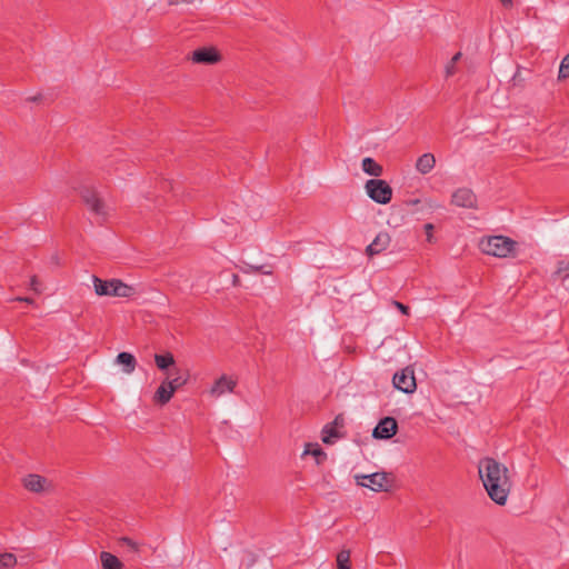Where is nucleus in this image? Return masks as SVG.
Segmentation results:
<instances>
[{
    "mask_svg": "<svg viewBox=\"0 0 569 569\" xmlns=\"http://www.w3.org/2000/svg\"><path fill=\"white\" fill-rule=\"evenodd\" d=\"M479 477L492 501L505 506L511 489L508 468L493 458H482L478 466Z\"/></svg>",
    "mask_w": 569,
    "mask_h": 569,
    "instance_id": "obj_1",
    "label": "nucleus"
},
{
    "mask_svg": "<svg viewBox=\"0 0 569 569\" xmlns=\"http://www.w3.org/2000/svg\"><path fill=\"white\" fill-rule=\"evenodd\" d=\"M480 248L483 253L506 258L515 256L517 242L505 236H492L480 241Z\"/></svg>",
    "mask_w": 569,
    "mask_h": 569,
    "instance_id": "obj_2",
    "label": "nucleus"
},
{
    "mask_svg": "<svg viewBox=\"0 0 569 569\" xmlns=\"http://www.w3.org/2000/svg\"><path fill=\"white\" fill-rule=\"evenodd\" d=\"M94 292L98 296H111L129 298L134 295L136 289L119 279L102 280L97 276L92 277Z\"/></svg>",
    "mask_w": 569,
    "mask_h": 569,
    "instance_id": "obj_3",
    "label": "nucleus"
},
{
    "mask_svg": "<svg viewBox=\"0 0 569 569\" xmlns=\"http://www.w3.org/2000/svg\"><path fill=\"white\" fill-rule=\"evenodd\" d=\"M355 478L358 486L369 488L376 492H388L393 486V477L387 472L357 475Z\"/></svg>",
    "mask_w": 569,
    "mask_h": 569,
    "instance_id": "obj_4",
    "label": "nucleus"
},
{
    "mask_svg": "<svg viewBox=\"0 0 569 569\" xmlns=\"http://www.w3.org/2000/svg\"><path fill=\"white\" fill-rule=\"evenodd\" d=\"M368 197L379 204H387L392 199V188L382 179H369L365 184Z\"/></svg>",
    "mask_w": 569,
    "mask_h": 569,
    "instance_id": "obj_5",
    "label": "nucleus"
},
{
    "mask_svg": "<svg viewBox=\"0 0 569 569\" xmlns=\"http://www.w3.org/2000/svg\"><path fill=\"white\" fill-rule=\"evenodd\" d=\"M393 387L405 393H412L417 389L415 371L411 367H406L397 371L392 378Z\"/></svg>",
    "mask_w": 569,
    "mask_h": 569,
    "instance_id": "obj_6",
    "label": "nucleus"
},
{
    "mask_svg": "<svg viewBox=\"0 0 569 569\" xmlns=\"http://www.w3.org/2000/svg\"><path fill=\"white\" fill-rule=\"evenodd\" d=\"M79 193L82 201L86 203V206L90 209L91 212L100 217H106V203L99 197L98 192L94 189L83 187L80 189Z\"/></svg>",
    "mask_w": 569,
    "mask_h": 569,
    "instance_id": "obj_7",
    "label": "nucleus"
},
{
    "mask_svg": "<svg viewBox=\"0 0 569 569\" xmlns=\"http://www.w3.org/2000/svg\"><path fill=\"white\" fill-rule=\"evenodd\" d=\"M398 431V422L393 417L382 418L372 431V437L376 439L388 440L392 438Z\"/></svg>",
    "mask_w": 569,
    "mask_h": 569,
    "instance_id": "obj_8",
    "label": "nucleus"
},
{
    "mask_svg": "<svg viewBox=\"0 0 569 569\" xmlns=\"http://www.w3.org/2000/svg\"><path fill=\"white\" fill-rule=\"evenodd\" d=\"M191 60L200 64H214L221 60V54L213 47H202L192 52Z\"/></svg>",
    "mask_w": 569,
    "mask_h": 569,
    "instance_id": "obj_9",
    "label": "nucleus"
},
{
    "mask_svg": "<svg viewBox=\"0 0 569 569\" xmlns=\"http://www.w3.org/2000/svg\"><path fill=\"white\" fill-rule=\"evenodd\" d=\"M451 202L457 207L475 209L477 208V197L469 188L457 189L451 197Z\"/></svg>",
    "mask_w": 569,
    "mask_h": 569,
    "instance_id": "obj_10",
    "label": "nucleus"
},
{
    "mask_svg": "<svg viewBox=\"0 0 569 569\" xmlns=\"http://www.w3.org/2000/svg\"><path fill=\"white\" fill-rule=\"evenodd\" d=\"M345 426V418L342 415H338L335 420L326 425L322 429V441L326 445H332L335 439H340L343 435L339 431Z\"/></svg>",
    "mask_w": 569,
    "mask_h": 569,
    "instance_id": "obj_11",
    "label": "nucleus"
},
{
    "mask_svg": "<svg viewBox=\"0 0 569 569\" xmlns=\"http://www.w3.org/2000/svg\"><path fill=\"white\" fill-rule=\"evenodd\" d=\"M237 386V381L226 375H222L219 379L214 381L210 389V395L214 398H219L226 392H233Z\"/></svg>",
    "mask_w": 569,
    "mask_h": 569,
    "instance_id": "obj_12",
    "label": "nucleus"
},
{
    "mask_svg": "<svg viewBox=\"0 0 569 569\" xmlns=\"http://www.w3.org/2000/svg\"><path fill=\"white\" fill-rule=\"evenodd\" d=\"M189 371L182 370L180 368L174 367L171 371L167 373L166 382L176 392L178 389L182 388L188 383L189 380Z\"/></svg>",
    "mask_w": 569,
    "mask_h": 569,
    "instance_id": "obj_13",
    "label": "nucleus"
},
{
    "mask_svg": "<svg viewBox=\"0 0 569 569\" xmlns=\"http://www.w3.org/2000/svg\"><path fill=\"white\" fill-rule=\"evenodd\" d=\"M390 236L387 232H380L376 236L373 241L367 247L366 252L369 257L379 254L385 251L390 244Z\"/></svg>",
    "mask_w": 569,
    "mask_h": 569,
    "instance_id": "obj_14",
    "label": "nucleus"
},
{
    "mask_svg": "<svg viewBox=\"0 0 569 569\" xmlns=\"http://www.w3.org/2000/svg\"><path fill=\"white\" fill-rule=\"evenodd\" d=\"M23 487L31 492H42L47 479L40 475L30 473L22 479Z\"/></svg>",
    "mask_w": 569,
    "mask_h": 569,
    "instance_id": "obj_15",
    "label": "nucleus"
},
{
    "mask_svg": "<svg viewBox=\"0 0 569 569\" xmlns=\"http://www.w3.org/2000/svg\"><path fill=\"white\" fill-rule=\"evenodd\" d=\"M173 395V389L163 380L153 395V402L162 407L171 400Z\"/></svg>",
    "mask_w": 569,
    "mask_h": 569,
    "instance_id": "obj_16",
    "label": "nucleus"
},
{
    "mask_svg": "<svg viewBox=\"0 0 569 569\" xmlns=\"http://www.w3.org/2000/svg\"><path fill=\"white\" fill-rule=\"evenodd\" d=\"M436 164V158L432 153H423L420 156L416 162V169L421 174L429 173Z\"/></svg>",
    "mask_w": 569,
    "mask_h": 569,
    "instance_id": "obj_17",
    "label": "nucleus"
},
{
    "mask_svg": "<svg viewBox=\"0 0 569 569\" xmlns=\"http://www.w3.org/2000/svg\"><path fill=\"white\" fill-rule=\"evenodd\" d=\"M361 168L365 173L372 177H380L383 173V168L375 159L367 157L362 159Z\"/></svg>",
    "mask_w": 569,
    "mask_h": 569,
    "instance_id": "obj_18",
    "label": "nucleus"
},
{
    "mask_svg": "<svg viewBox=\"0 0 569 569\" xmlns=\"http://www.w3.org/2000/svg\"><path fill=\"white\" fill-rule=\"evenodd\" d=\"M154 362L159 370L164 371V370H169L170 367H173L176 363V360L171 352H166L163 355L156 353Z\"/></svg>",
    "mask_w": 569,
    "mask_h": 569,
    "instance_id": "obj_19",
    "label": "nucleus"
},
{
    "mask_svg": "<svg viewBox=\"0 0 569 569\" xmlns=\"http://www.w3.org/2000/svg\"><path fill=\"white\" fill-rule=\"evenodd\" d=\"M303 455H310L315 458L317 465H321L327 459V453L318 443H308Z\"/></svg>",
    "mask_w": 569,
    "mask_h": 569,
    "instance_id": "obj_20",
    "label": "nucleus"
},
{
    "mask_svg": "<svg viewBox=\"0 0 569 569\" xmlns=\"http://www.w3.org/2000/svg\"><path fill=\"white\" fill-rule=\"evenodd\" d=\"M100 559L103 569H122V562L110 552L102 551Z\"/></svg>",
    "mask_w": 569,
    "mask_h": 569,
    "instance_id": "obj_21",
    "label": "nucleus"
},
{
    "mask_svg": "<svg viewBox=\"0 0 569 569\" xmlns=\"http://www.w3.org/2000/svg\"><path fill=\"white\" fill-rule=\"evenodd\" d=\"M117 362L124 366V372L127 373L133 372L137 366L136 358L129 352H120L117 356Z\"/></svg>",
    "mask_w": 569,
    "mask_h": 569,
    "instance_id": "obj_22",
    "label": "nucleus"
},
{
    "mask_svg": "<svg viewBox=\"0 0 569 569\" xmlns=\"http://www.w3.org/2000/svg\"><path fill=\"white\" fill-rule=\"evenodd\" d=\"M17 557L11 552L0 553V569H10L17 566Z\"/></svg>",
    "mask_w": 569,
    "mask_h": 569,
    "instance_id": "obj_23",
    "label": "nucleus"
},
{
    "mask_svg": "<svg viewBox=\"0 0 569 569\" xmlns=\"http://www.w3.org/2000/svg\"><path fill=\"white\" fill-rule=\"evenodd\" d=\"M553 278H561L562 280L569 278V260H560L557 263V269L552 273Z\"/></svg>",
    "mask_w": 569,
    "mask_h": 569,
    "instance_id": "obj_24",
    "label": "nucleus"
},
{
    "mask_svg": "<svg viewBox=\"0 0 569 569\" xmlns=\"http://www.w3.org/2000/svg\"><path fill=\"white\" fill-rule=\"evenodd\" d=\"M337 568L351 569L349 550L343 549L337 555Z\"/></svg>",
    "mask_w": 569,
    "mask_h": 569,
    "instance_id": "obj_25",
    "label": "nucleus"
},
{
    "mask_svg": "<svg viewBox=\"0 0 569 569\" xmlns=\"http://www.w3.org/2000/svg\"><path fill=\"white\" fill-rule=\"evenodd\" d=\"M242 272L250 273V272H261L263 274H271L272 270H266L264 266H253V264H246L242 269Z\"/></svg>",
    "mask_w": 569,
    "mask_h": 569,
    "instance_id": "obj_26",
    "label": "nucleus"
},
{
    "mask_svg": "<svg viewBox=\"0 0 569 569\" xmlns=\"http://www.w3.org/2000/svg\"><path fill=\"white\" fill-rule=\"evenodd\" d=\"M461 52H457L450 60V62L446 66V76L451 77L456 73V63L460 60Z\"/></svg>",
    "mask_w": 569,
    "mask_h": 569,
    "instance_id": "obj_27",
    "label": "nucleus"
},
{
    "mask_svg": "<svg viewBox=\"0 0 569 569\" xmlns=\"http://www.w3.org/2000/svg\"><path fill=\"white\" fill-rule=\"evenodd\" d=\"M559 79L569 78V53L562 59L559 68Z\"/></svg>",
    "mask_w": 569,
    "mask_h": 569,
    "instance_id": "obj_28",
    "label": "nucleus"
},
{
    "mask_svg": "<svg viewBox=\"0 0 569 569\" xmlns=\"http://www.w3.org/2000/svg\"><path fill=\"white\" fill-rule=\"evenodd\" d=\"M121 543L130 547L134 552L138 551V543L128 537L121 538Z\"/></svg>",
    "mask_w": 569,
    "mask_h": 569,
    "instance_id": "obj_29",
    "label": "nucleus"
},
{
    "mask_svg": "<svg viewBox=\"0 0 569 569\" xmlns=\"http://www.w3.org/2000/svg\"><path fill=\"white\" fill-rule=\"evenodd\" d=\"M392 305L403 315L408 316L409 315V307L403 305L402 302H399L397 300H393L392 301Z\"/></svg>",
    "mask_w": 569,
    "mask_h": 569,
    "instance_id": "obj_30",
    "label": "nucleus"
},
{
    "mask_svg": "<svg viewBox=\"0 0 569 569\" xmlns=\"http://www.w3.org/2000/svg\"><path fill=\"white\" fill-rule=\"evenodd\" d=\"M425 231H426V236H427V240L429 242L432 241V231H433V224L432 223H426L425 224Z\"/></svg>",
    "mask_w": 569,
    "mask_h": 569,
    "instance_id": "obj_31",
    "label": "nucleus"
},
{
    "mask_svg": "<svg viewBox=\"0 0 569 569\" xmlns=\"http://www.w3.org/2000/svg\"><path fill=\"white\" fill-rule=\"evenodd\" d=\"M14 300L16 301H20V302H24V303H28V305H33L34 303V300L32 298H29V297H17Z\"/></svg>",
    "mask_w": 569,
    "mask_h": 569,
    "instance_id": "obj_32",
    "label": "nucleus"
},
{
    "mask_svg": "<svg viewBox=\"0 0 569 569\" xmlns=\"http://www.w3.org/2000/svg\"><path fill=\"white\" fill-rule=\"evenodd\" d=\"M30 286H31V289H32L33 291L39 292V290H38V279H37V277H36V276H33V277L31 278V283H30Z\"/></svg>",
    "mask_w": 569,
    "mask_h": 569,
    "instance_id": "obj_33",
    "label": "nucleus"
},
{
    "mask_svg": "<svg viewBox=\"0 0 569 569\" xmlns=\"http://www.w3.org/2000/svg\"><path fill=\"white\" fill-rule=\"evenodd\" d=\"M232 284H233L234 287L240 286V278H239V276H238V274H236V273H233V274H232Z\"/></svg>",
    "mask_w": 569,
    "mask_h": 569,
    "instance_id": "obj_34",
    "label": "nucleus"
},
{
    "mask_svg": "<svg viewBox=\"0 0 569 569\" xmlns=\"http://www.w3.org/2000/svg\"><path fill=\"white\" fill-rule=\"evenodd\" d=\"M503 6H511V0H500Z\"/></svg>",
    "mask_w": 569,
    "mask_h": 569,
    "instance_id": "obj_35",
    "label": "nucleus"
},
{
    "mask_svg": "<svg viewBox=\"0 0 569 569\" xmlns=\"http://www.w3.org/2000/svg\"><path fill=\"white\" fill-rule=\"evenodd\" d=\"M30 100H31V101H37V100H38V98H37V97H33V98H31Z\"/></svg>",
    "mask_w": 569,
    "mask_h": 569,
    "instance_id": "obj_36",
    "label": "nucleus"
}]
</instances>
